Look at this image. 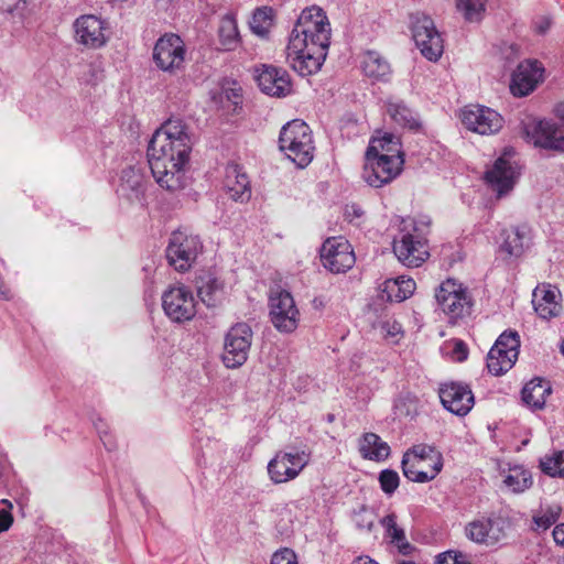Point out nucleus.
<instances>
[{
  "label": "nucleus",
  "instance_id": "f257e3e1",
  "mask_svg": "<svg viewBox=\"0 0 564 564\" xmlns=\"http://www.w3.org/2000/svg\"><path fill=\"white\" fill-rule=\"evenodd\" d=\"M192 142L181 119H167L153 134L148 147L151 173L160 187L176 192L186 184Z\"/></svg>",
  "mask_w": 564,
  "mask_h": 564
},
{
  "label": "nucleus",
  "instance_id": "f03ea898",
  "mask_svg": "<svg viewBox=\"0 0 564 564\" xmlns=\"http://www.w3.org/2000/svg\"><path fill=\"white\" fill-rule=\"evenodd\" d=\"M332 29L322 8L313 6L302 11L291 32L288 50L328 51Z\"/></svg>",
  "mask_w": 564,
  "mask_h": 564
},
{
  "label": "nucleus",
  "instance_id": "7ed1b4c3",
  "mask_svg": "<svg viewBox=\"0 0 564 564\" xmlns=\"http://www.w3.org/2000/svg\"><path fill=\"white\" fill-rule=\"evenodd\" d=\"M443 468V456L434 446L417 444L409 448L402 458L404 476L414 482L433 480Z\"/></svg>",
  "mask_w": 564,
  "mask_h": 564
},
{
  "label": "nucleus",
  "instance_id": "20e7f679",
  "mask_svg": "<svg viewBox=\"0 0 564 564\" xmlns=\"http://www.w3.org/2000/svg\"><path fill=\"white\" fill-rule=\"evenodd\" d=\"M520 133L536 149L564 153V133L552 120L528 116L520 122Z\"/></svg>",
  "mask_w": 564,
  "mask_h": 564
},
{
  "label": "nucleus",
  "instance_id": "39448f33",
  "mask_svg": "<svg viewBox=\"0 0 564 564\" xmlns=\"http://www.w3.org/2000/svg\"><path fill=\"white\" fill-rule=\"evenodd\" d=\"M203 250L200 238L187 229H178L172 232L166 258L169 264L178 272L188 271Z\"/></svg>",
  "mask_w": 564,
  "mask_h": 564
},
{
  "label": "nucleus",
  "instance_id": "423d86ee",
  "mask_svg": "<svg viewBox=\"0 0 564 564\" xmlns=\"http://www.w3.org/2000/svg\"><path fill=\"white\" fill-rule=\"evenodd\" d=\"M435 299L441 310L451 321L469 315L473 301L467 288L455 279H447L440 284Z\"/></svg>",
  "mask_w": 564,
  "mask_h": 564
},
{
  "label": "nucleus",
  "instance_id": "0eeeda50",
  "mask_svg": "<svg viewBox=\"0 0 564 564\" xmlns=\"http://www.w3.org/2000/svg\"><path fill=\"white\" fill-rule=\"evenodd\" d=\"M153 62L156 67L169 74H176L185 66L186 46L183 39L175 33L161 35L153 47Z\"/></svg>",
  "mask_w": 564,
  "mask_h": 564
},
{
  "label": "nucleus",
  "instance_id": "6e6552de",
  "mask_svg": "<svg viewBox=\"0 0 564 564\" xmlns=\"http://www.w3.org/2000/svg\"><path fill=\"white\" fill-rule=\"evenodd\" d=\"M411 30L421 54L429 61H437L443 54L444 45L434 21L423 13L412 14Z\"/></svg>",
  "mask_w": 564,
  "mask_h": 564
},
{
  "label": "nucleus",
  "instance_id": "1a4fd4ad",
  "mask_svg": "<svg viewBox=\"0 0 564 564\" xmlns=\"http://www.w3.org/2000/svg\"><path fill=\"white\" fill-rule=\"evenodd\" d=\"M284 135L290 142L288 159L299 169H305L314 158V145L310 127L301 120L284 126Z\"/></svg>",
  "mask_w": 564,
  "mask_h": 564
},
{
  "label": "nucleus",
  "instance_id": "9d476101",
  "mask_svg": "<svg viewBox=\"0 0 564 564\" xmlns=\"http://www.w3.org/2000/svg\"><path fill=\"white\" fill-rule=\"evenodd\" d=\"M520 339L517 332L502 333L488 352L487 368L495 376L510 370L519 355Z\"/></svg>",
  "mask_w": 564,
  "mask_h": 564
},
{
  "label": "nucleus",
  "instance_id": "9b49d317",
  "mask_svg": "<svg viewBox=\"0 0 564 564\" xmlns=\"http://www.w3.org/2000/svg\"><path fill=\"white\" fill-rule=\"evenodd\" d=\"M252 330L249 325L238 323L225 336L223 361L227 368L235 369L242 366L251 347Z\"/></svg>",
  "mask_w": 564,
  "mask_h": 564
},
{
  "label": "nucleus",
  "instance_id": "f8f14e48",
  "mask_svg": "<svg viewBox=\"0 0 564 564\" xmlns=\"http://www.w3.org/2000/svg\"><path fill=\"white\" fill-rule=\"evenodd\" d=\"M514 155V148H505L501 156L496 160L492 169L486 173L487 182L492 189L497 192L499 197L513 188L520 175L521 167L512 160Z\"/></svg>",
  "mask_w": 564,
  "mask_h": 564
},
{
  "label": "nucleus",
  "instance_id": "ddd939ff",
  "mask_svg": "<svg viewBox=\"0 0 564 564\" xmlns=\"http://www.w3.org/2000/svg\"><path fill=\"white\" fill-rule=\"evenodd\" d=\"M162 306L166 316L175 323L191 321L196 314L194 295L182 284L171 286L163 293Z\"/></svg>",
  "mask_w": 564,
  "mask_h": 564
},
{
  "label": "nucleus",
  "instance_id": "4468645a",
  "mask_svg": "<svg viewBox=\"0 0 564 564\" xmlns=\"http://www.w3.org/2000/svg\"><path fill=\"white\" fill-rule=\"evenodd\" d=\"M321 261L325 269L338 274L350 270L356 258L348 240L343 237H330L322 245Z\"/></svg>",
  "mask_w": 564,
  "mask_h": 564
},
{
  "label": "nucleus",
  "instance_id": "2eb2a0df",
  "mask_svg": "<svg viewBox=\"0 0 564 564\" xmlns=\"http://www.w3.org/2000/svg\"><path fill=\"white\" fill-rule=\"evenodd\" d=\"M393 252L409 268H417L429 258L426 241L415 227L412 231L406 230V227L402 229L400 239L393 242Z\"/></svg>",
  "mask_w": 564,
  "mask_h": 564
},
{
  "label": "nucleus",
  "instance_id": "dca6fc26",
  "mask_svg": "<svg viewBox=\"0 0 564 564\" xmlns=\"http://www.w3.org/2000/svg\"><path fill=\"white\" fill-rule=\"evenodd\" d=\"M404 165V159L365 158L364 181L371 187L380 188L397 178Z\"/></svg>",
  "mask_w": 564,
  "mask_h": 564
},
{
  "label": "nucleus",
  "instance_id": "f3484780",
  "mask_svg": "<svg viewBox=\"0 0 564 564\" xmlns=\"http://www.w3.org/2000/svg\"><path fill=\"white\" fill-rule=\"evenodd\" d=\"M458 117L468 130L479 134L496 133L505 123L502 115L495 108H464Z\"/></svg>",
  "mask_w": 564,
  "mask_h": 564
},
{
  "label": "nucleus",
  "instance_id": "a211bd4d",
  "mask_svg": "<svg viewBox=\"0 0 564 564\" xmlns=\"http://www.w3.org/2000/svg\"><path fill=\"white\" fill-rule=\"evenodd\" d=\"M75 39L88 48H100L108 41V24L94 14H84L75 20Z\"/></svg>",
  "mask_w": 564,
  "mask_h": 564
},
{
  "label": "nucleus",
  "instance_id": "6ab92c4d",
  "mask_svg": "<svg viewBox=\"0 0 564 564\" xmlns=\"http://www.w3.org/2000/svg\"><path fill=\"white\" fill-rule=\"evenodd\" d=\"M544 67L538 59L521 62L511 76L510 93L514 97H524L534 91L542 82Z\"/></svg>",
  "mask_w": 564,
  "mask_h": 564
},
{
  "label": "nucleus",
  "instance_id": "aec40b11",
  "mask_svg": "<svg viewBox=\"0 0 564 564\" xmlns=\"http://www.w3.org/2000/svg\"><path fill=\"white\" fill-rule=\"evenodd\" d=\"M443 406L453 414L464 416L474 406V394L470 388L458 382H448L438 390Z\"/></svg>",
  "mask_w": 564,
  "mask_h": 564
},
{
  "label": "nucleus",
  "instance_id": "412c9836",
  "mask_svg": "<svg viewBox=\"0 0 564 564\" xmlns=\"http://www.w3.org/2000/svg\"><path fill=\"white\" fill-rule=\"evenodd\" d=\"M532 304L536 314L543 319H550L560 315L562 305L560 303V291L550 285H538L532 294Z\"/></svg>",
  "mask_w": 564,
  "mask_h": 564
},
{
  "label": "nucleus",
  "instance_id": "4be33fe9",
  "mask_svg": "<svg viewBox=\"0 0 564 564\" xmlns=\"http://www.w3.org/2000/svg\"><path fill=\"white\" fill-rule=\"evenodd\" d=\"M225 188L229 197L235 202L246 203L250 199V181L239 164L230 163L227 165Z\"/></svg>",
  "mask_w": 564,
  "mask_h": 564
},
{
  "label": "nucleus",
  "instance_id": "5701e85b",
  "mask_svg": "<svg viewBox=\"0 0 564 564\" xmlns=\"http://www.w3.org/2000/svg\"><path fill=\"white\" fill-rule=\"evenodd\" d=\"M365 158L404 159L401 141L388 132L372 137Z\"/></svg>",
  "mask_w": 564,
  "mask_h": 564
},
{
  "label": "nucleus",
  "instance_id": "b1692460",
  "mask_svg": "<svg viewBox=\"0 0 564 564\" xmlns=\"http://www.w3.org/2000/svg\"><path fill=\"white\" fill-rule=\"evenodd\" d=\"M294 54L292 58V68L302 77L316 74L323 66L327 52L322 50H289Z\"/></svg>",
  "mask_w": 564,
  "mask_h": 564
},
{
  "label": "nucleus",
  "instance_id": "393cba45",
  "mask_svg": "<svg viewBox=\"0 0 564 564\" xmlns=\"http://www.w3.org/2000/svg\"><path fill=\"white\" fill-rule=\"evenodd\" d=\"M415 288V281L410 278L388 279L382 283L379 296L386 302L400 303L409 299L414 293Z\"/></svg>",
  "mask_w": 564,
  "mask_h": 564
},
{
  "label": "nucleus",
  "instance_id": "a878e982",
  "mask_svg": "<svg viewBox=\"0 0 564 564\" xmlns=\"http://www.w3.org/2000/svg\"><path fill=\"white\" fill-rule=\"evenodd\" d=\"M466 535L469 540L476 543L487 545L496 544L501 535L498 528H495L494 521L489 519L476 520L468 523L465 528Z\"/></svg>",
  "mask_w": 564,
  "mask_h": 564
},
{
  "label": "nucleus",
  "instance_id": "bb28decb",
  "mask_svg": "<svg viewBox=\"0 0 564 564\" xmlns=\"http://www.w3.org/2000/svg\"><path fill=\"white\" fill-rule=\"evenodd\" d=\"M552 388L549 381L536 378L529 381L522 389L523 402L534 409L540 410L545 405L546 398L551 394Z\"/></svg>",
  "mask_w": 564,
  "mask_h": 564
},
{
  "label": "nucleus",
  "instance_id": "cd10ccee",
  "mask_svg": "<svg viewBox=\"0 0 564 564\" xmlns=\"http://www.w3.org/2000/svg\"><path fill=\"white\" fill-rule=\"evenodd\" d=\"M197 293L208 307L217 306L225 295V284L218 278L207 274L200 278Z\"/></svg>",
  "mask_w": 564,
  "mask_h": 564
},
{
  "label": "nucleus",
  "instance_id": "c85d7f7f",
  "mask_svg": "<svg viewBox=\"0 0 564 564\" xmlns=\"http://www.w3.org/2000/svg\"><path fill=\"white\" fill-rule=\"evenodd\" d=\"M380 524L386 531V538L393 544L403 555H409L414 550L405 538V532L397 524V516L391 513L380 520Z\"/></svg>",
  "mask_w": 564,
  "mask_h": 564
},
{
  "label": "nucleus",
  "instance_id": "c756f323",
  "mask_svg": "<svg viewBox=\"0 0 564 564\" xmlns=\"http://www.w3.org/2000/svg\"><path fill=\"white\" fill-rule=\"evenodd\" d=\"M311 452L306 445L300 447H290L284 453V462L288 466L284 467V481L296 478L303 468L308 464Z\"/></svg>",
  "mask_w": 564,
  "mask_h": 564
},
{
  "label": "nucleus",
  "instance_id": "7c9ffc66",
  "mask_svg": "<svg viewBox=\"0 0 564 564\" xmlns=\"http://www.w3.org/2000/svg\"><path fill=\"white\" fill-rule=\"evenodd\" d=\"M361 68L364 74L372 79H386L390 73V64L376 51H367L362 55Z\"/></svg>",
  "mask_w": 564,
  "mask_h": 564
},
{
  "label": "nucleus",
  "instance_id": "2f4dec72",
  "mask_svg": "<svg viewBox=\"0 0 564 564\" xmlns=\"http://www.w3.org/2000/svg\"><path fill=\"white\" fill-rule=\"evenodd\" d=\"M359 451L364 458L383 460L390 455L389 445L375 433H366L359 442Z\"/></svg>",
  "mask_w": 564,
  "mask_h": 564
},
{
  "label": "nucleus",
  "instance_id": "473e14b6",
  "mask_svg": "<svg viewBox=\"0 0 564 564\" xmlns=\"http://www.w3.org/2000/svg\"><path fill=\"white\" fill-rule=\"evenodd\" d=\"M258 73L256 79L262 93L269 96H280L282 93V77L279 76L278 68L273 66L262 65L261 70Z\"/></svg>",
  "mask_w": 564,
  "mask_h": 564
},
{
  "label": "nucleus",
  "instance_id": "72a5a7b5",
  "mask_svg": "<svg viewBox=\"0 0 564 564\" xmlns=\"http://www.w3.org/2000/svg\"><path fill=\"white\" fill-rule=\"evenodd\" d=\"M503 484L512 492H523L532 486V476L530 471L522 466H514L509 469V474L506 476Z\"/></svg>",
  "mask_w": 564,
  "mask_h": 564
},
{
  "label": "nucleus",
  "instance_id": "f704fd0d",
  "mask_svg": "<svg viewBox=\"0 0 564 564\" xmlns=\"http://www.w3.org/2000/svg\"><path fill=\"white\" fill-rule=\"evenodd\" d=\"M273 21L274 13L272 8L262 7L253 12L249 24L254 34L265 37L270 32V29L273 26Z\"/></svg>",
  "mask_w": 564,
  "mask_h": 564
},
{
  "label": "nucleus",
  "instance_id": "c9c22d12",
  "mask_svg": "<svg viewBox=\"0 0 564 564\" xmlns=\"http://www.w3.org/2000/svg\"><path fill=\"white\" fill-rule=\"evenodd\" d=\"M389 116L399 127L419 131L422 122L412 108H389Z\"/></svg>",
  "mask_w": 564,
  "mask_h": 564
},
{
  "label": "nucleus",
  "instance_id": "e433bc0d",
  "mask_svg": "<svg viewBox=\"0 0 564 564\" xmlns=\"http://www.w3.org/2000/svg\"><path fill=\"white\" fill-rule=\"evenodd\" d=\"M503 242L501 250L508 256H520L523 251V237L524 232L519 227L506 229L502 231Z\"/></svg>",
  "mask_w": 564,
  "mask_h": 564
},
{
  "label": "nucleus",
  "instance_id": "4c0bfd02",
  "mask_svg": "<svg viewBox=\"0 0 564 564\" xmlns=\"http://www.w3.org/2000/svg\"><path fill=\"white\" fill-rule=\"evenodd\" d=\"M238 37L239 32L236 20L231 17L224 18L219 26L221 45L228 51L234 50L238 43Z\"/></svg>",
  "mask_w": 564,
  "mask_h": 564
},
{
  "label": "nucleus",
  "instance_id": "58836bf2",
  "mask_svg": "<svg viewBox=\"0 0 564 564\" xmlns=\"http://www.w3.org/2000/svg\"><path fill=\"white\" fill-rule=\"evenodd\" d=\"M540 466L543 473L551 477H564V451L544 456Z\"/></svg>",
  "mask_w": 564,
  "mask_h": 564
},
{
  "label": "nucleus",
  "instance_id": "ea45409f",
  "mask_svg": "<svg viewBox=\"0 0 564 564\" xmlns=\"http://www.w3.org/2000/svg\"><path fill=\"white\" fill-rule=\"evenodd\" d=\"M487 0H457V9L463 12L469 22L480 21L485 12Z\"/></svg>",
  "mask_w": 564,
  "mask_h": 564
},
{
  "label": "nucleus",
  "instance_id": "a19ab883",
  "mask_svg": "<svg viewBox=\"0 0 564 564\" xmlns=\"http://www.w3.org/2000/svg\"><path fill=\"white\" fill-rule=\"evenodd\" d=\"M269 315L274 327L280 330L282 328V291L279 286L270 291Z\"/></svg>",
  "mask_w": 564,
  "mask_h": 564
},
{
  "label": "nucleus",
  "instance_id": "79ce46f5",
  "mask_svg": "<svg viewBox=\"0 0 564 564\" xmlns=\"http://www.w3.org/2000/svg\"><path fill=\"white\" fill-rule=\"evenodd\" d=\"M300 312L295 307L294 300L290 293L284 291V333H292L297 328Z\"/></svg>",
  "mask_w": 564,
  "mask_h": 564
},
{
  "label": "nucleus",
  "instance_id": "37998d69",
  "mask_svg": "<svg viewBox=\"0 0 564 564\" xmlns=\"http://www.w3.org/2000/svg\"><path fill=\"white\" fill-rule=\"evenodd\" d=\"M561 507L551 506L546 509L540 511V513L533 517V522L535 524V529L547 530L552 524H554L560 518Z\"/></svg>",
  "mask_w": 564,
  "mask_h": 564
},
{
  "label": "nucleus",
  "instance_id": "c03bdc74",
  "mask_svg": "<svg viewBox=\"0 0 564 564\" xmlns=\"http://www.w3.org/2000/svg\"><path fill=\"white\" fill-rule=\"evenodd\" d=\"M383 338L391 344H398L403 337V329L399 322L393 318H387L379 324Z\"/></svg>",
  "mask_w": 564,
  "mask_h": 564
},
{
  "label": "nucleus",
  "instance_id": "a18cd8bd",
  "mask_svg": "<svg viewBox=\"0 0 564 564\" xmlns=\"http://www.w3.org/2000/svg\"><path fill=\"white\" fill-rule=\"evenodd\" d=\"M399 481L400 478L398 473L392 469H384L379 475L381 489L388 495H391L395 491V489L399 487Z\"/></svg>",
  "mask_w": 564,
  "mask_h": 564
},
{
  "label": "nucleus",
  "instance_id": "49530a36",
  "mask_svg": "<svg viewBox=\"0 0 564 564\" xmlns=\"http://www.w3.org/2000/svg\"><path fill=\"white\" fill-rule=\"evenodd\" d=\"M224 98L230 102L231 106L241 105L243 102L242 88L237 83L223 87L220 101H223Z\"/></svg>",
  "mask_w": 564,
  "mask_h": 564
},
{
  "label": "nucleus",
  "instance_id": "de8ad7c7",
  "mask_svg": "<svg viewBox=\"0 0 564 564\" xmlns=\"http://www.w3.org/2000/svg\"><path fill=\"white\" fill-rule=\"evenodd\" d=\"M354 522L360 530L371 531L375 524V514L362 508L354 514Z\"/></svg>",
  "mask_w": 564,
  "mask_h": 564
},
{
  "label": "nucleus",
  "instance_id": "09e8293b",
  "mask_svg": "<svg viewBox=\"0 0 564 564\" xmlns=\"http://www.w3.org/2000/svg\"><path fill=\"white\" fill-rule=\"evenodd\" d=\"M436 564H469L466 555L456 551H447L436 556Z\"/></svg>",
  "mask_w": 564,
  "mask_h": 564
},
{
  "label": "nucleus",
  "instance_id": "8fccbe9b",
  "mask_svg": "<svg viewBox=\"0 0 564 564\" xmlns=\"http://www.w3.org/2000/svg\"><path fill=\"white\" fill-rule=\"evenodd\" d=\"M123 186L137 191L141 187L142 176L135 172L133 169H129L123 172Z\"/></svg>",
  "mask_w": 564,
  "mask_h": 564
},
{
  "label": "nucleus",
  "instance_id": "3c124183",
  "mask_svg": "<svg viewBox=\"0 0 564 564\" xmlns=\"http://www.w3.org/2000/svg\"><path fill=\"white\" fill-rule=\"evenodd\" d=\"M268 473L271 477V479L275 482V484H280L282 482V479H281V473L279 470V459H278V456H275L274 458H272L269 464H268Z\"/></svg>",
  "mask_w": 564,
  "mask_h": 564
},
{
  "label": "nucleus",
  "instance_id": "603ef678",
  "mask_svg": "<svg viewBox=\"0 0 564 564\" xmlns=\"http://www.w3.org/2000/svg\"><path fill=\"white\" fill-rule=\"evenodd\" d=\"M13 523V516L9 510H0V533L9 530Z\"/></svg>",
  "mask_w": 564,
  "mask_h": 564
},
{
  "label": "nucleus",
  "instance_id": "864d4df0",
  "mask_svg": "<svg viewBox=\"0 0 564 564\" xmlns=\"http://www.w3.org/2000/svg\"><path fill=\"white\" fill-rule=\"evenodd\" d=\"M454 354L456 355V358L459 361H463L467 358V347L462 340H457L455 343Z\"/></svg>",
  "mask_w": 564,
  "mask_h": 564
},
{
  "label": "nucleus",
  "instance_id": "5fc2aeb1",
  "mask_svg": "<svg viewBox=\"0 0 564 564\" xmlns=\"http://www.w3.org/2000/svg\"><path fill=\"white\" fill-rule=\"evenodd\" d=\"M552 534L556 544L564 545V523L557 524Z\"/></svg>",
  "mask_w": 564,
  "mask_h": 564
},
{
  "label": "nucleus",
  "instance_id": "6e6d98bb",
  "mask_svg": "<svg viewBox=\"0 0 564 564\" xmlns=\"http://www.w3.org/2000/svg\"><path fill=\"white\" fill-rule=\"evenodd\" d=\"M364 215V212L357 206H350L346 209V216L351 221L355 218H360Z\"/></svg>",
  "mask_w": 564,
  "mask_h": 564
},
{
  "label": "nucleus",
  "instance_id": "4d7b16f0",
  "mask_svg": "<svg viewBox=\"0 0 564 564\" xmlns=\"http://www.w3.org/2000/svg\"><path fill=\"white\" fill-rule=\"evenodd\" d=\"M284 562L285 564H299L297 556L293 550L284 547Z\"/></svg>",
  "mask_w": 564,
  "mask_h": 564
},
{
  "label": "nucleus",
  "instance_id": "13d9d810",
  "mask_svg": "<svg viewBox=\"0 0 564 564\" xmlns=\"http://www.w3.org/2000/svg\"><path fill=\"white\" fill-rule=\"evenodd\" d=\"M326 305H327V300L325 296H316L312 301V306L316 311L324 310L326 307Z\"/></svg>",
  "mask_w": 564,
  "mask_h": 564
},
{
  "label": "nucleus",
  "instance_id": "bf43d9fd",
  "mask_svg": "<svg viewBox=\"0 0 564 564\" xmlns=\"http://www.w3.org/2000/svg\"><path fill=\"white\" fill-rule=\"evenodd\" d=\"M351 564H379L369 556H359Z\"/></svg>",
  "mask_w": 564,
  "mask_h": 564
},
{
  "label": "nucleus",
  "instance_id": "052dcab7",
  "mask_svg": "<svg viewBox=\"0 0 564 564\" xmlns=\"http://www.w3.org/2000/svg\"><path fill=\"white\" fill-rule=\"evenodd\" d=\"M270 564H282V555L279 550L273 553Z\"/></svg>",
  "mask_w": 564,
  "mask_h": 564
},
{
  "label": "nucleus",
  "instance_id": "680f3d73",
  "mask_svg": "<svg viewBox=\"0 0 564 564\" xmlns=\"http://www.w3.org/2000/svg\"><path fill=\"white\" fill-rule=\"evenodd\" d=\"M557 117L561 119V121L564 124V108H557Z\"/></svg>",
  "mask_w": 564,
  "mask_h": 564
},
{
  "label": "nucleus",
  "instance_id": "e2e57ef3",
  "mask_svg": "<svg viewBox=\"0 0 564 564\" xmlns=\"http://www.w3.org/2000/svg\"><path fill=\"white\" fill-rule=\"evenodd\" d=\"M14 1H15L14 9H20V4H22V8H23L26 3V0H14Z\"/></svg>",
  "mask_w": 564,
  "mask_h": 564
},
{
  "label": "nucleus",
  "instance_id": "0e129e2a",
  "mask_svg": "<svg viewBox=\"0 0 564 564\" xmlns=\"http://www.w3.org/2000/svg\"><path fill=\"white\" fill-rule=\"evenodd\" d=\"M278 141H279V143H282V131L279 134ZM279 149L282 150V144H279Z\"/></svg>",
  "mask_w": 564,
  "mask_h": 564
},
{
  "label": "nucleus",
  "instance_id": "69168bd1",
  "mask_svg": "<svg viewBox=\"0 0 564 564\" xmlns=\"http://www.w3.org/2000/svg\"><path fill=\"white\" fill-rule=\"evenodd\" d=\"M288 84H289V83H286V80L284 79V87H283L284 95L286 94V85H288Z\"/></svg>",
  "mask_w": 564,
  "mask_h": 564
},
{
  "label": "nucleus",
  "instance_id": "338daca9",
  "mask_svg": "<svg viewBox=\"0 0 564 564\" xmlns=\"http://www.w3.org/2000/svg\"><path fill=\"white\" fill-rule=\"evenodd\" d=\"M561 351L564 355V340L562 341V345H561Z\"/></svg>",
  "mask_w": 564,
  "mask_h": 564
},
{
  "label": "nucleus",
  "instance_id": "774afa93",
  "mask_svg": "<svg viewBox=\"0 0 564 564\" xmlns=\"http://www.w3.org/2000/svg\"><path fill=\"white\" fill-rule=\"evenodd\" d=\"M7 10L11 12V11H13V8L8 7V9H7Z\"/></svg>",
  "mask_w": 564,
  "mask_h": 564
}]
</instances>
